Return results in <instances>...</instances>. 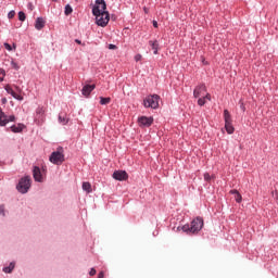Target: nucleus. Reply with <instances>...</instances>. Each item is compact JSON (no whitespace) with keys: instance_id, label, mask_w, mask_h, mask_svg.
I'll list each match as a JSON object with an SVG mask.
<instances>
[{"instance_id":"f257e3e1","label":"nucleus","mask_w":278,"mask_h":278,"mask_svg":"<svg viewBox=\"0 0 278 278\" xmlns=\"http://www.w3.org/2000/svg\"><path fill=\"white\" fill-rule=\"evenodd\" d=\"M203 229V218L198 217L191 222V225L182 226V231L185 233H199V231Z\"/></svg>"},{"instance_id":"f03ea898","label":"nucleus","mask_w":278,"mask_h":278,"mask_svg":"<svg viewBox=\"0 0 278 278\" xmlns=\"http://www.w3.org/2000/svg\"><path fill=\"white\" fill-rule=\"evenodd\" d=\"M50 162L56 166L64 163V149L62 147H59L56 151L51 153Z\"/></svg>"},{"instance_id":"7ed1b4c3","label":"nucleus","mask_w":278,"mask_h":278,"mask_svg":"<svg viewBox=\"0 0 278 278\" xmlns=\"http://www.w3.org/2000/svg\"><path fill=\"white\" fill-rule=\"evenodd\" d=\"M143 105L144 108H151L152 110H157L160 108V96L157 94L148 96L143 100Z\"/></svg>"},{"instance_id":"20e7f679","label":"nucleus","mask_w":278,"mask_h":278,"mask_svg":"<svg viewBox=\"0 0 278 278\" xmlns=\"http://www.w3.org/2000/svg\"><path fill=\"white\" fill-rule=\"evenodd\" d=\"M18 192L22 194H26V192L29 191V188H31V178L29 176H26L20 180V182L16 186Z\"/></svg>"},{"instance_id":"39448f33","label":"nucleus","mask_w":278,"mask_h":278,"mask_svg":"<svg viewBox=\"0 0 278 278\" xmlns=\"http://www.w3.org/2000/svg\"><path fill=\"white\" fill-rule=\"evenodd\" d=\"M93 16H96V23L99 27H106L110 23V13H97Z\"/></svg>"},{"instance_id":"423d86ee","label":"nucleus","mask_w":278,"mask_h":278,"mask_svg":"<svg viewBox=\"0 0 278 278\" xmlns=\"http://www.w3.org/2000/svg\"><path fill=\"white\" fill-rule=\"evenodd\" d=\"M105 10H108V4L105 3V0H96V4L92 8V14L108 13Z\"/></svg>"},{"instance_id":"0eeeda50","label":"nucleus","mask_w":278,"mask_h":278,"mask_svg":"<svg viewBox=\"0 0 278 278\" xmlns=\"http://www.w3.org/2000/svg\"><path fill=\"white\" fill-rule=\"evenodd\" d=\"M224 121H225V129L227 131V134H233L235 128L233 125L231 124V114L229 113L228 110L224 111Z\"/></svg>"},{"instance_id":"6e6552de","label":"nucleus","mask_w":278,"mask_h":278,"mask_svg":"<svg viewBox=\"0 0 278 278\" xmlns=\"http://www.w3.org/2000/svg\"><path fill=\"white\" fill-rule=\"evenodd\" d=\"M113 179H116V181H127L129 175L125 170H115L113 173Z\"/></svg>"},{"instance_id":"1a4fd4ad","label":"nucleus","mask_w":278,"mask_h":278,"mask_svg":"<svg viewBox=\"0 0 278 278\" xmlns=\"http://www.w3.org/2000/svg\"><path fill=\"white\" fill-rule=\"evenodd\" d=\"M205 92H207V87L205 85H199L193 90L194 99H199V97H205Z\"/></svg>"},{"instance_id":"9d476101","label":"nucleus","mask_w":278,"mask_h":278,"mask_svg":"<svg viewBox=\"0 0 278 278\" xmlns=\"http://www.w3.org/2000/svg\"><path fill=\"white\" fill-rule=\"evenodd\" d=\"M139 127H151L153 125V117L140 116L138 117Z\"/></svg>"},{"instance_id":"9b49d317","label":"nucleus","mask_w":278,"mask_h":278,"mask_svg":"<svg viewBox=\"0 0 278 278\" xmlns=\"http://www.w3.org/2000/svg\"><path fill=\"white\" fill-rule=\"evenodd\" d=\"M4 90L8 92V94H11L13 99H17V101H23V98L21 94L16 93L14 89L10 85H7L4 87Z\"/></svg>"},{"instance_id":"f8f14e48","label":"nucleus","mask_w":278,"mask_h":278,"mask_svg":"<svg viewBox=\"0 0 278 278\" xmlns=\"http://www.w3.org/2000/svg\"><path fill=\"white\" fill-rule=\"evenodd\" d=\"M33 177L35 181H42V173L40 172V167H34Z\"/></svg>"},{"instance_id":"ddd939ff","label":"nucleus","mask_w":278,"mask_h":278,"mask_svg":"<svg viewBox=\"0 0 278 278\" xmlns=\"http://www.w3.org/2000/svg\"><path fill=\"white\" fill-rule=\"evenodd\" d=\"M96 86L94 85H86L83 87V94L84 97H90V92L94 90Z\"/></svg>"},{"instance_id":"4468645a","label":"nucleus","mask_w":278,"mask_h":278,"mask_svg":"<svg viewBox=\"0 0 278 278\" xmlns=\"http://www.w3.org/2000/svg\"><path fill=\"white\" fill-rule=\"evenodd\" d=\"M45 25H46L45 18L37 17L35 22V29H38V30L43 29Z\"/></svg>"},{"instance_id":"2eb2a0df","label":"nucleus","mask_w":278,"mask_h":278,"mask_svg":"<svg viewBox=\"0 0 278 278\" xmlns=\"http://www.w3.org/2000/svg\"><path fill=\"white\" fill-rule=\"evenodd\" d=\"M149 45H150V47H151V49H152V51H153V53H154V55H157V51H159V49H160V43L157 42V40H150L149 41Z\"/></svg>"},{"instance_id":"dca6fc26","label":"nucleus","mask_w":278,"mask_h":278,"mask_svg":"<svg viewBox=\"0 0 278 278\" xmlns=\"http://www.w3.org/2000/svg\"><path fill=\"white\" fill-rule=\"evenodd\" d=\"M7 124H8V115H5L3 110L0 109V126L5 127Z\"/></svg>"},{"instance_id":"f3484780","label":"nucleus","mask_w":278,"mask_h":278,"mask_svg":"<svg viewBox=\"0 0 278 278\" xmlns=\"http://www.w3.org/2000/svg\"><path fill=\"white\" fill-rule=\"evenodd\" d=\"M24 128H25L24 124L13 125L11 126V131H13V134H21V131H23Z\"/></svg>"},{"instance_id":"a211bd4d","label":"nucleus","mask_w":278,"mask_h":278,"mask_svg":"<svg viewBox=\"0 0 278 278\" xmlns=\"http://www.w3.org/2000/svg\"><path fill=\"white\" fill-rule=\"evenodd\" d=\"M230 194L235 195V200L237 201V203H242V195L240 194V192H238V190H230Z\"/></svg>"},{"instance_id":"6ab92c4d","label":"nucleus","mask_w":278,"mask_h":278,"mask_svg":"<svg viewBox=\"0 0 278 278\" xmlns=\"http://www.w3.org/2000/svg\"><path fill=\"white\" fill-rule=\"evenodd\" d=\"M83 190H85V192H88V194H90V192H92V185H90V182H83Z\"/></svg>"},{"instance_id":"aec40b11","label":"nucleus","mask_w":278,"mask_h":278,"mask_svg":"<svg viewBox=\"0 0 278 278\" xmlns=\"http://www.w3.org/2000/svg\"><path fill=\"white\" fill-rule=\"evenodd\" d=\"M111 101H112V98L100 97V104L101 105H108Z\"/></svg>"},{"instance_id":"412c9836","label":"nucleus","mask_w":278,"mask_h":278,"mask_svg":"<svg viewBox=\"0 0 278 278\" xmlns=\"http://www.w3.org/2000/svg\"><path fill=\"white\" fill-rule=\"evenodd\" d=\"M59 123H61L62 125H66L68 123V118H66V116L60 114L59 115Z\"/></svg>"},{"instance_id":"4be33fe9","label":"nucleus","mask_w":278,"mask_h":278,"mask_svg":"<svg viewBox=\"0 0 278 278\" xmlns=\"http://www.w3.org/2000/svg\"><path fill=\"white\" fill-rule=\"evenodd\" d=\"M64 13H65V16H70V14H73V7H71V4H67L65 7Z\"/></svg>"},{"instance_id":"5701e85b","label":"nucleus","mask_w":278,"mask_h":278,"mask_svg":"<svg viewBox=\"0 0 278 278\" xmlns=\"http://www.w3.org/2000/svg\"><path fill=\"white\" fill-rule=\"evenodd\" d=\"M14 263H10V266L3 268V273H12L14 270Z\"/></svg>"},{"instance_id":"b1692460","label":"nucleus","mask_w":278,"mask_h":278,"mask_svg":"<svg viewBox=\"0 0 278 278\" xmlns=\"http://www.w3.org/2000/svg\"><path fill=\"white\" fill-rule=\"evenodd\" d=\"M25 18H27V16L25 15V12L20 11L18 12V21H21L23 23V22H25Z\"/></svg>"},{"instance_id":"393cba45","label":"nucleus","mask_w":278,"mask_h":278,"mask_svg":"<svg viewBox=\"0 0 278 278\" xmlns=\"http://www.w3.org/2000/svg\"><path fill=\"white\" fill-rule=\"evenodd\" d=\"M206 103V100L204 97L198 99V105L203 106Z\"/></svg>"},{"instance_id":"a878e982","label":"nucleus","mask_w":278,"mask_h":278,"mask_svg":"<svg viewBox=\"0 0 278 278\" xmlns=\"http://www.w3.org/2000/svg\"><path fill=\"white\" fill-rule=\"evenodd\" d=\"M239 105H240V110H242L243 112H247V106H244V101L240 100Z\"/></svg>"},{"instance_id":"bb28decb","label":"nucleus","mask_w":278,"mask_h":278,"mask_svg":"<svg viewBox=\"0 0 278 278\" xmlns=\"http://www.w3.org/2000/svg\"><path fill=\"white\" fill-rule=\"evenodd\" d=\"M203 98L205 99V101H212V96L207 92L204 93Z\"/></svg>"},{"instance_id":"cd10ccee","label":"nucleus","mask_w":278,"mask_h":278,"mask_svg":"<svg viewBox=\"0 0 278 278\" xmlns=\"http://www.w3.org/2000/svg\"><path fill=\"white\" fill-rule=\"evenodd\" d=\"M16 121V117L14 115L8 116V123H14Z\"/></svg>"},{"instance_id":"c85d7f7f","label":"nucleus","mask_w":278,"mask_h":278,"mask_svg":"<svg viewBox=\"0 0 278 278\" xmlns=\"http://www.w3.org/2000/svg\"><path fill=\"white\" fill-rule=\"evenodd\" d=\"M14 16H16V12L15 11H10L8 14V18H14Z\"/></svg>"},{"instance_id":"c756f323","label":"nucleus","mask_w":278,"mask_h":278,"mask_svg":"<svg viewBox=\"0 0 278 278\" xmlns=\"http://www.w3.org/2000/svg\"><path fill=\"white\" fill-rule=\"evenodd\" d=\"M0 214H1L2 216H5V206H4V205H1V206H0Z\"/></svg>"},{"instance_id":"7c9ffc66","label":"nucleus","mask_w":278,"mask_h":278,"mask_svg":"<svg viewBox=\"0 0 278 278\" xmlns=\"http://www.w3.org/2000/svg\"><path fill=\"white\" fill-rule=\"evenodd\" d=\"M89 275H90L91 277H94V275H97V269L91 268V270L89 271Z\"/></svg>"},{"instance_id":"2f4dec72","label":"nucleus","mask_w":278,"mask_h":278,"mask_svg":"<svg viewBox=\"0 0 278 278\" xmlns=\"http://www.w3.org/2000/svg\"><path fill=\"white\" fill-rule=\"evenodd\" d=\"M7 51H12V46L10 43H4Z\"/></svg>"},{"instance_id":"473e14b6","label":"nucleus","mask_w":278,"mask_h":278,"mask_svg":"<svg viewBox=\"0 0 278 278\" xmlns=\"http://www.w3.org/2000/svg\"><path fill=\"white\" fill-rule=\"evenodd\" d=\"M204 179H205V181H210V179H212V177L210 176L208 173H205L204 174Z\"/></svg>"},{"instance_id":"72a5a7b5","label":"nucleus","mask_w":278,"mask_h":278,"mask_svg":"<svg viewBox=\"0 0 278 278\" xmlns=\"http://www.w3.org/2000/svg\"><path fill=\"white\" fill-rule=\"evenodd\" d=\"M135 60H136V62H140L142 60V55L141 54H137L135 56Z\"/></svg>"},{"instance_id":"f704fd0d","label":"nucleus","mask_w":278,"mask_h":278,"mask_svg":"<svg viewBox=\"0 0 278 278\" xmlns=\"http://www.w3.org/2000/svg\"><path fill=\"white\" fill-rule=\"evenodd\" d=\"M11 64L13 68H15V71H18L20 67H18V64H16V62L13 61Z\"/></svg>"},{"instance_id":"c9c22d12","label":"nucleus","mask_w":278,"mask_h":278,"mask_svg":"<svg viewBox=\"0 0 278 278\" xmlns=\"http://www.w3.org/2000/svg\"><path fill=\"white\" fill-rule=\"evenodd\" d=\"M37 114H41V115L45 114V110L38 109V110H37Z\"/></svg>"},{"instance_id":"e433bc0d","label":"nucleus","mask_w":278,"mask_h":278,"mask_svg":"<svg viewBox=\"0 0 278 278\" xmlns=\"http://www.w3.org/2000/svg\"><path fill=\"white\" fill-rule=\"evenodd\" d=\"M103 277H105V274L103 271H100L98 275V278H103Z\"/></svg>"},{"instance_id":"4c0bfd02","label":"nucleus","mask_w":278,"mask_h":278,"mask_svg":"<svg viewBox=\"0 0 278 278\" xmlns=\"http://www.w3.org/2000/svg\"><path fill=\"white\" fill-rule=\"evenodd\" d=\"M109 49H111V50H114V49H116V45H109Z\"/></svg>"},{"instance_id":"58836bf2","label":"nucleus","mask_w":278,"mask_h":278,"mask_svg":"<svg viewBox=\"0 0 278 278\" xmlns=\"http://www.w3.org/2000/svg\"><path fill=\"white\" fill-rule=\"evenodd\" d=\"M153 27L157 28V21H153Z\"/></svg>"},{"instance_id":"ea45409f","label":"nucleus","mask_w":278,"mask_h":278,"mask_svg":"<svg viewBox=\"0 0 278 278\" xmlns=\"http://www.w3.org/2000/svg\"><path fill=\"white\" fill-rule=\"evenodd\" d=\"M75 42H77V45H81V40L76 39Z\"/></svg>"},{"instance_id":"a19ab883","label":"nucleus","mask_w":278,"mask_h":278,"mask_svg":"<svg viewBox=\"0 0 278 278\" xmlns=\"http://www.w3.org/2000/svg\"><path fill=\"white\" fill-rule=\"evenodd\" d=\"M143 10H144L146 14H148V13H149V9L143 8Z\"/></svg>"},{"instance_id":"79ce46f5","label":"nucleus","mask_w":278,"mask_h":278,"mask_svg":"<svg viewBox=\"0 0 278 278\" xmlns=\"http://www.w3.org/2000/svg\"><path fill=\"white\" fill-rule=\"evenodd\" d=\"M2 103H8V100L5 98H3Z\"/></svg>"},{"instance_id":"37998d69","label":"nucleus","mask_w":278,"mask_h":278,"mask_svg":"<svg viewBox=\"0 0 278 278\" xmlns=\"http://www.w3.org/2000/svg\"><path fill=\"white\" fill-rule=\"evenodd\" d=\"M29 8H30V10H31V4H29Z\"/></svg>"},{"instance_id":"c03bdc74","label":"nucleus","mask_w":278,"mask_h":278,"mask_svg":"<svg viewBox=\"0 0 278 278\" xmlns=\"http://www.w3.org/2000/svg\"><path fill=\"white\" fill-rule=\"evenodd\" d=\"M76 2H79V0H75Z\"/></svg>"},{"instance_id":"a18cd8bd","label":"nucleus","mask_w":278,"mask_h":278,"mask_svg":"<svg viewBox=\"0 0 278 278\" xmlns=\"http://www.w3.org/2000/svg\"><path fill=\"white\" fill-rule=\"evenodd\" d=\"M52 1H58V0H52Z\"/></svg>"}]
</instances>
